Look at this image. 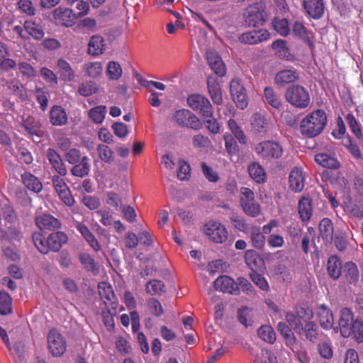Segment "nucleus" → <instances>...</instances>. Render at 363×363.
Returning a JSON list of instances; mask_svg holds the SVG:
<instances>
[{
	"mask_svg": "<svg viewBox=\"0 0 363 363\" xmlns=\"http://www.w3.org/2000/svg\"><path fill=\"white\" fill-rule=\"evenodd\" d=\"M327 124V116L324 111L317 109L306 115L301 121L300 132L307 138L320 135Z\"/></svg>",
	"mask_w": 363,
	"mask_h": 363,
	"instance_id": "nucleus-1",
	"label": "nucleus"
},
{
	"mask_svg": "<svg viewBox=\"0 0 363 363\" xmlns=\"http://www.w3.org/2000/svg\"><path fill=\"white\" fill-rule=\"evenodd\" d=\"M286 101L295 108L303 109L308 106L310 95L302 86L294 84L288 87L285 91Z\"/></svg>",
	"mask_w": 363,
	"mask_h": 363,
	"instance_id": "nucleus-2",
	"label": "nucleus"
},
{
	"mask_svg": "<svg viewBox=\"0 0 363 363\" xmlns=\"http://www.w3.org/2000/svg\"><path fill=\"white\" fill-rule=\"evenodd\" d=\"M254 150L261 159L267 161L279 159L283 155L282 145L272 140H264L257 143Z\"/></svg>",
	"mask_w": 363,
	"mask_h": 363,
	"instance_id": "nucleus-3",
	"label": "nucleus"
},
{
	"mask_svg": "<svg viewBox=\"0 0 363 363\" xmlns=\"http://www.w3.org/2000/svg\"><path fill=\"white\" fill-rule=\"evenodd\" d=\"M240 204L244 213L252 218L260 214L261 207L255 199L254 192L247 187L240 189Z\"/></svg>",
	"mask_w": 363,
	"mask_h": 363,
	"instance_id": "nucleus-4",
	"label": "nucleus"
},
{
	"mask_svg": "<svg viewBox=\"0 0 363 363\" xmlns=\"http://www.w3.org/2000/svg\"><path fill=\"white\" fill-rule=\"evenodd\" d=\"M242 16L246 26L257 27L265 21L266 12L262 4L256 3L246 8Z\"/></svg>",
	"mask_w": 363,
	"mask_h": 363,
	"instance_id": "nucleus-5",
	"label": "nucleus"
},
{
	"mask_svg": "<svg viewBox=\"0 0 363 363\" xmlns=\"http://www.w3.org/2000/svg\"><path fill=\"white\" fill-rule=\"evenodd\" d=\"M203 233L215 243H223L228 237L225 226L218 221L211 220L206 223L203 226Z\"/></svg>",
	"mask_w": 363,
	"mask_h": 363,
	"instance_id": "nucleus-6",
	"label": "nucleus"
},
{
	"mask_svg": "<svg viewBox=\"0 0 363 363\" xmlns=\"http://www.w3.org/2000/svg\"><path fill=\"white\" fill-rule=\"evenodd\" d=\"M60 174H54L51 177L52 186L61 201L67 206L72 207L75 203L71 191L65 179Z\"/></svg>",
	"mask_w": 363,
	"mask_h": 363,
	"instance_id": "nucleus-7",
	"label": "nucleus"
},
{
	"mask_svg": "<svg viewBox=\"0 0 363 363\" xmlns=\"http://www.w3.org/2000/svg\"><path fill=\"white\" fill-rule=\"evenodd\" d=\"M188 105L203 117H211L213 107L207 98L199 94H194L187 98Z\"/></svg>",
	"mask_w": 363,
	"mask_h": 363,
	"instance_id": "nucleus-8",
	"label": "nucleus"
},
{
	"mask_svg": "<svg viewBox=\"0 0 363 363\" xmlns=\"http://www.w3.org/2000/svg\"><path fill=\"white\" fill-rule=\"evenodd\" d=\"M47 342L48 350L53 357H61L66 351V341L55 328H52L49 331Z\"/></svg>",
	"mask_w": 363,
	"mask_h": 363,
	"instance_id": "nucleus-9",
	"label": "nucleus"
},
{
	"mask_svg": "<svg viewBox=\"0 0 363 363\" xmlns=\"http://www.w3.org/2000/svg\"><path fill=\"white\" fill-rule=\"evenodd\" d=\"M173 121L179 125L194 130H199L202 124L198 117L186 109H181L175 111L173 115Z\"/></svg>",
	"mask_w": 363,
	"mask_h": 363,
	"instance_id": "nucleus-10",
	"label": "nucleus"
},
{
	"mask_svg": "<svg viewBox=\"0 0 363 363\" xmlns=\"http://www.w3.org/2000/svg\"><path fill=\"white\" fill-rule=\"evenodd\" d=\"M230 94L237 107L244 109L248 104L246 91L240 81L237 79H232L230 84Z\"/></svg>",
	"mask_w": 363,
	"mask_h": 363,
	"instance_id": "nucleus-11",
	"label": "nucleus"
},
{
	"mask_svg": "<svg viewBox=\"0 0 363 363\" xmlns=\"http://www.w3.org/2000/svg\"><path fill=\"white\" fill-rule=\"evenodd\" d=\"M55 23L65 27L72 26L77 19L76 13L70 9L58 7L53 11Z\"/></svg>",
	"mask_w": 363,
	"mask_h": 363,
	"instance_id": "nucleus-12",
	"label": "nucleus"
},
{
	"mask_svg": "<svg viewBox=\"0 0 363 363\" xmlns=\"http://www.w3.org/2000/svg\"><path fill=\"white\" fill-rule=\"evenodd\" d=\"M269 36V33L265 29L253 30L242 33L238 40L243 44L255 45L267 40Z\"/></svg>",
	"mask_w": 363,
	"mask_h": 363,
	"instance_id": "nucleus-13",
	"label": "nucleus"
},
{
	"mask_svg": "<svg viewBox=\"0 0 363 363\" xmlns=\"http://www.w3.org/2000/svg\"><path fill=\"white\" fill-rule=\"evenodd\" d=\"M214 288L217 291L238 295L240 290L237 283L230 277L224 275L218 277L213 282Z\"/></svg>",
	"mask_w": 363,
	"mask_h": 363,
	"instance_id": "nucleus-14",
	"label": "nucleus"
},
{
	"mask_svg": "<svg viewBox=\"0 0 363 363\" xmlns=\"http://www.w3.org/2000/svg\"><path fill=\"white\" fill-rule=\"evenodd\" d=\"M46 157L52 169L61 176L67 174V169L60 155L53 148H48L46 151Z\"/></svg>",
	"mask_w": 363,
	"mask_h": 363,
	"instance_id": "nucleus-15",
	"label": "nucleus"
},
{
	"mask_svg": "<svg viewBox=\"0 0 363 363\" xmlns=\"http://www.w3.org/2000/svg\"><path fill=\"white\" fill-rule=\"evenodd\" d=\"M303 6L308 15L314 19H319L323 16V0H303Z\"/></svg>",
	"mask_w": 363,
	"mask_h": 363,
	"instance_id": "nucleus-16",
	"label": "nucleus"
},
{
	"mask_svg": "<svg viewBox=\"0 0 363 363\" xmlns=\"http://www.w3.org/2000/svg\"><path fill=\"white\" fill-rule=\"evenodd\" d=\"M35 223L41 230H56L61 228V222L50 214H43L35 218Z\"/></svg>",
	"mask_w": 363,
	"mask_h": 363,
	"instance_id": "nucleus-17",
	"label": "nucleus"
},
{
	"mask_svg": "<svg viewBox=\"0 0 363 363\" xmlns=\"http://www.w3.org/2000/svg\"><path fill=\"white\" fill-rule=\"evenodd\" d=\"M354 320H353V315L352 311L347 308H344L340 311V317L339 320V325L340 328V333L345 337H350L351 335V327L353 325Z\"/></svg>",
	"mask_w": 363,
	"mask_h": 363,
	"instance_id": "nucleus-18",
	"label": "nucleus"
},
{
	"mask_svg": "<svg viewBox=\"0 0 363 363\" xmlns=\"http://www.w3.org/2000/svg\"><path fill=\"white\" fill-rule=\"evenodd\" d=\"M206 59L210 67L217 75L223 77L225 74L226 69L225 64L216 52H206Z\"/></svg>",
	"mask_w": 363,
	"mask_h": 363,
	"instance_id": "nucleus-19",
	"label": "nucleus"
},
{
	"mask_svg": "<svg viewBox=\"0 0 363 363\" xmlns=\"http://www.w3.org/2000/svg\"><path fill=\"white\" fill-rule=\"evenodd\" d=\"M99 294L106 306L111 305L112 308H116L115 294L110 284L100 282L98 285Z\"/></svg>",
	"mask_w": 363,
	"mask_h": 363,
	"instance_id": "nucleus-20",
	"label": "nucleus"
},
{
	"mask_svg": "<svg viewBox=\"0 0 363 363\" xmlns=\"http://www.w3.org/2000/svg\"><path fill=\"white\" fill-rule=\"evenodd\" d=\"M289 186L295 192H300L304 187V177L301 169L294 168L289 177Z\"/></svg>",
	"mask_w": 363,
	"mask_h": 363,
	"instance_id": "nucleus-21",
	"label": "nucleus"
},
{
	"mask_svg": "<svg viewBox=\"0 0 363 363\" xmlns=\"http://www.w3.org/2000/svg\"><path fill=\"white\" fill-rule=\"evenodd\" d=\"M47 239L50 251L56 252L67 242L68 238L65 233L56 231L50 233Z\"/></svg>",
	"mask_w": 363,
	"mask_h": 363,
	"instance_id": "nucleus-22",
	"label": "nucleus"
},
{
	"mask_svg": "<svg viewBox=\"0 0 363 363\" xmlns=\"http://www.w3.org/2000/svg\"><path fill=\"white\" fill-rule=\"evenodd\" d=\"M317 317L320 326L325 329H330L334 324V318L332 311L325 305L320 306L317 309Z\"/></svg>",
	"mask_w": 363,
	"mask_h": 363,
	"instance_id": "nucleus-23",
	"label": "nucleus"
},
{
	"mask_svg": "<svg viewBox=\"0 0 363 363\" xmlns=\"http://www.w3.org/2000/svg\"><path fill=\"white\" fill-rule=\"evenodd\" d=\"M298 73L294 69H283L277 72L274 77V82L279 86L292 83L298 79Z\"/></svg>",
	"mask_w": 363,
	"mask_h": 363,
	"instance_id": "nucleus-24",
	"label": "nucleus"
},
{
	"mask_svg": "<svg viewBox=\"0 0 363 363\" xmlns=\"http://www.w3.org/2000/svg\"><path fill=\"white\" fill-rule=\"evenodd\" d=\"M298 211L302 222L309 221L313 213L312 201L309 197L302 196L298 201Z\"/></svg>",
	"mask_w": 363,
	"mask_h": 363,
	"instance_id": "nucleus-25",
	"label": "nucleus"
},
{
	"mask_svg": "<svg viewBox=\"0 0 363 363\" xmlns=\"http://www.w3.org/2000/svg\"><path fill=\"white\" fill-rule=\"evenodd\" d=\"M207 86L213 102L217 105H220L223 103V97L217 79L215 77H208L207 79Z\"/></svg>",
	"mask_w": 363,
	"mask_h": 363,
	"instance_id": "nucleus-26",
	"label": "nucleus"
},
{
	"mask_svg": "<svg viewBox=\"0 0 363 363\" xmlns=\"http://www.w3.org/2000/svg\"><path fill=\"white\" fill-rule=\"evenodd\" d=\"M50 121L55 126L64 125L67 122V116L65 109L60 106H54L50 111Z\"/></svg>",
	"mask_w": 363,
	"mask_h": 363,
	"instance_id": "nucleus-27",
	"label": "nucleus"
},
{
	"mask_svg": "<svg viewBox=\"0 0 363 363\" xmlns=\"http://www.w3.org/2000/svg\"><path fill=\"white\" fill-rule=\"evenodd\" d=\"M90 170L89 159L88 157L84 156L78 163L74 164L70 172L73 176L83 178L89 175Z\"/></svg>",
	"mask_w": 363,
	"mask_h": 363,
	"instance_id": "nucleus-28",
	"label": "nucleus"
},
{
	"mask_svg": "<svg viewBox=\"0 0 363 363\" xmlns=\"http://www.w3.org/2000/svg\"><path fill=\"white\" fill-rule=\"evenodd\" d=\"M105 50L104 38L100 35H93L88 43V54L92 56L101 55Z\"/></svg>",
	"mask_w": 363,
	"mask_h": 363,
	"instance_id": "nucleus-29",
	"label": "nucleus"
},
{
	"mask_svg": "<svg viewBox=\"0 0 363 363\" xmlns=\"http://www.w3.org/2000/svg\"><path fill=\"white\" fill-rule=\"evenodd\" d=\"M57 68L60 78L65 82H72L74 79L75 73L69 63L65 60L60 59L57 62Z\"/></svg>",
	"mask_w": 363,
	"mask_h": 363,
	"instance_id": "nucleus-30",
	"label": "nucleus"
},
{
	"mask_svg": "<svg viewBox=\"0 0 363 363\" xmlns=\"http://www.w3.org/2000/svg\"><path fill=\"white\" fill-rule=\"evenodd\" d=\"M21 127L23 128L30 136H39L40 133L41 124L40 121L32 117H28L26 119L23 118Z\"/></svg>",
	"mask_w": 363,
	"mask_h": 363,
	"instance_id": "nucleus-31",
	"label": "nucleus"
},
{
	"mask_svg": "<svg viewBox=\"0 0 363 363\" xmlns=\"http://www.w3.org/2000/svg\"><path fill=\"white\" fill-rule=\"evenodd\" d=\"M252 126L255 132L265 134L269 129V120L260 113H255L252 116Z\"/></svg>",
	"mask_w": 363,
	"mask_h": 363,
	"instance_id": "nucleus-32",
	"label": "nucleus"
},
{
	"mask_svg": "<svg viewBox=\"0 0 363 363\" xmlns=\"http://www.w3.org/2000/svg\"><path fill=\"white\" fill-rule=\"evenodd\" d=\"M315 161L323 167L338 169L340 167L337 160L327 153H319L315 156Z\"/></svg>",
	"mask_w": 363,
	"mask_h": 363,
	"instance_id": "nucleus-33",
	"label": "nucleus"
},
{
	"mask_svg": "<svg viewBox=\"0 0 363 363\" xmlns=\"http://www.w3.org/2000/svg\"><path fill=\"white\" fill-rule=\"evenodd\" d=\"M23 27L26 33L35 40H41L44 36L42 26L34 21H26Z\"/></svg>",
	"mask_w": 363,
	"mask_h": 363,
	"instance_id": "nucleus-34",
	"label": "nucleus"
},
{
	"mask_svg": "<svg viewBox=\"0 0 363 363\" xmlns=\"http://www.w3.org/2000/svg\"><path fill=\"white\" fill-rule=\"evenodd\" d=\"M277 329L281 335L285 340L286 345L292 348L296 343V337L291 328L283 322H279L277 325Z\"/></svg>",
	"mask_w": 363,
	"mask_h": 363,
	"instance_id": "nucleus-35",
	"label": "nucleus"
},
{
	"mask_svg": "<svg viewBox=\"0 0 363 363\" xmlns=\"http://www.w3.org/2000/svg\"><path fill=\"white\" fill-rule=\"evenodd\" d=\"M248 172L250 177L257 183L265 182L266 174L264 168L257 162H252L248 166Z\"/></svg>",
	"mask_w": 363,
	"mask_h": 363,
	"instance_id": "nucleus-36",
	"label": "nucleus"
},
{
	"mask_svg": "<svg viewBox=\"0 0 363 363\" xmlns=\"http://www.w3.org/2000/svg\"><path fill=\"white\" fill-rule=\"evenodd\" d=\"M328 274L334 279H337L341 274L342 265L340 260L336 256H331L327 263Z\"/></svg>",
	"mask_w": 363,
	"mask_h": 363,
	"instance_id": "nucleus-37",
	"label": "nucleus"
},
{
	"mask_svg": "<svg viewBox=\"0 0 363 363\" xmlns=\"http://www.w3.org/2000/svg\"><path fill=\"white\" fill-rule=\"evenodd\" d=\"M0 237L1 240L9 242H18L22 238V233L18 228L14 225L9 226L6 230L0 229Z\"/></svg>",
	"mask_w": 363,
	"mask_h": 363,
	"instance_id": "nucleus-38",
	"label": "nucleus"
},
{
	"mask_svg": "<svg viewBox=\"0 0 363 363\" xmlns=\"http://www.w3.org/2000/svg\"><path fill=\"white\" fill-rule=\"evenodd\" d=\"M22 180L25 186L30 190L35 192H40L43 185L39 179L30 173H25L22 175Z\"/></svg>",
	"mask_w": 363,
	"mask_h": 363,
	"instance_id": "nucleus-39",
	"label": "nucleus"
},
{
	"mask_svg": "<svg viewBox=\"0 0 363 363\" xmlns=\"http://www.w3.org/2000/svg\"><path fill=\"white\" fill-rule=\"evenodd\" d=\"M83 70L89 77L96 78L101 74L103 65L99 62H88L84 64Z\"/></svg>",
	"mask_w": 363,
	"mask_h": 363,
	"instance_id": "nucleus-40",
	"label": "nucleus"
},
{
	"mask_svg": "<svg viewBox=\"0 0 363 363\" xmlns=\"http://www.w3.org/2000/svg\"><path fill=\"white\" fill-rule=\"evenodd\" d=\"M32 240L35 247L40 253L46 255L50 252L48 239L45 238L40 233H33Z\"/></svg>",
	"mask_w": 363,
	"mask_h": 363,
	"instance_id": "nucleus-41",
	"label": "nucleus"
},
{
	"mask_svg": "<svg viewBox=\"0 0 363 363\" xmlns=\"http://www.w3.org/2000/svg\"><path fill=\"white\" fill-rule=\"evenodd\" d=\"M12 312V298L5 291H0V314L6 315Z\"/></svg>",
	"mask_w": 363,
	"mask_h": 363,
	"instance_id": "nucleus-42",
	"label": "nucleus"
},
{
	"mask_svg": "<svg viewBox=\"0 0 363 363\" xmlns=\"http://www.w3.org/2000/svg\"><path fill=\"white\" fill-rule=\"evenodd\" d=\"M145 291L151 296L160 295L165 291V285L160 280L152 279L146 284Z\"/></svg>",
	"mask_w": 363,
	"mask_h": 363,
	"instance_id": "nucleus-43",
	"label": "nucleus"
},
{
	"mask_svg": "<svg viewBox=\"0 0 363 363\" xmlns=\"http://www.w3.org/2000/svg\"><path fill=\"white\" fill-rule=\"evenodd\" d=\"M264 97L268 104L275 109H280L282 103L272 87H266L264 90Z\"/></svg>",
	"mask_w": 363,
	"mask_h": 363,
	"instance_id": "nucleus-44",
	"label": "nucleus"
},
{
	"mask_svg": "<svg viewBox=\"0 0 363 363\" xmlns=\"http://www.w3.org/2000/svg\"><path fill=\"white\" fill-rule=\"evenodd\" d=\"M264 234V233H263V232L262 233L260 231L259 228H255L252 229L250 233V240L254 247L258 250H262L264 248L266 242L265 236Z\"/></svg>",
	"mask_w": 363,
	"mask_h": 363,
	"instance_id": "nucleus-45",
	"label": "nucleus"
},
{
	"mask_svg": "<svg viewBox=\"0 0 363 363\" xmlns=\"http://www.w3.org/2000/svg\"><path fill=\"white\" fill-rule=\"evenodd\" d=\"M346 122L352 133L359 140H363V133L360 123L357 121L352 113H348L345 117Z\"/></svg>",
	"mask_w": 363,
	"mask_h": 363,
	"instance_id": "nucleus-46",
	"label": "nucleus"
},
{
	"mask_svg": "<svg viewBox=\"0 0 363 363\" xmlns=\"http://www.w3.org/2000/svg\"><path fill=\"white\" fill-rule=\"evenodd\" d=\"M228 125L232 134L238 140V142L240 144H246V135H245L241 128L238 125V123L233 119H230L228 121Z\"/></svg>",
	"mask_w": 363,
	"mask_h": 363,
	"instance_id": "nucleus-47",
	"label": "nucleus"
},
{
	"mask_svg": "<svg viewBox=\"0 0 363 363\" xmlns=\"http://www.w3.org/2000/svg\"><path fill=\"white\" fill-rule=\"evenodd\" d=\"M258 336L264 342L272 344L276 340V334L269 325H262L257 330Z\"/></svg>",
	"mask_w": 363,
	"mask_h": 363,
	"instance_id": "nucleus-48",
	"label": "nucleus"
},
{
	"mask_svg": "<svg viewBox=\"0 0 363 363\" xmlns=\"http://www.w3.org/2000/svg\"><path fill=\"white\" fill-rule=\"evenodd\" d=\"M122 72V68L118 62L111 61L108 63L106 73L110 80H118Z\"/></svg>",
	"mask_w": 363,
	"mask_h": 363,
	"instance_id": "nucleus-49",
	"label": "nucleus"
},
{
	"mask_svg": "<svg viewBox=\"0 0 363 363\" xmlns=\"http://www.w3.org/2000/svg\"><path fill=\"white\" fill-rule=\"evenodd\" d=\"M274 29L281 35L286 36L289 35L290 28L289 22L286 18H274L272 22Z\"/></svg>",
	"mask_w": 363,
	"mask_h": 363,
	"instance_id": "nucleus-50",
	"label": "nucleus"
},
{
	"mask_svg": "<svg viewBox=\"0 0 363 363\" xmlns=\"http://www.w3.org/2000/svg\"><path fill=\"white\" fill-rule=\"evenodd\" d=\"M319 231L321 236L325 239H331L333 234V225L332 221L327 218H323L319 223Z\"/></svg>",
	"mask_w": 363,
	"mask_h": 363,
	"instance_id": "nucleus-51",
	"label": "nucleus"
},
{
	"mask_svg": "<svg viewBox=\"0 0 363 363\" xmlns=\"http://www.w3.org/2000/svg\"><path fill=\"white\" fill-rule=\"evenodd\" d=\"M253 362L254 363H277V358L272 352L264 348L255 355Z\"/></svg>",
	"mask_w": 363,
	"mask_h": 363,
	"instance_id": "nucleus-52",
	"label": "nucleus"
},
{
	"mask_svg": "<svg viewBox=\"0 0 363 363\" xmlns=\"http://www.w3.org/2000/svg\"><path fill=\"white\" fill-rule=\"evenodd\" d=\"M305 336L307 340L312 342H315L318 340L319 334L318 333V326L314 322L308 321L303 327Z\"/></svg>",
	"mask_w": 363,
	"mask_h": 363,
	"instance_id": "nucleus-53",
	"label": "nucleus"
},
{
	"mask_svg": "<svg viewBox=\"0 0 363 363\" xmlns=\"http://www.w3.org/2000/svg\"><path fill=\"white\" fill-rule=\"evenodd\" d=\"M252 310L247 307H242L238 311V318L240 323L245 327L253 323Z\"/></svg>",
	"mask_w": 363,
	"mask_h": 363,
	"instance_id": "nucleus-54",
	"label": "nucleus"
},
{
	"mask_svg": "<svg viewBox=\"0 0 363 363\" xmlns=\"http://www.w3.org/2000/svg\"><path fill=\"white\" fill-rule=\"evenodd\" d=\"M4 86L10 90L13 94L16 95L21 98H24L23 94V86L21 82L17 79H12L11 80L6 81Z\"/></svg>",
	"mask_w": 363,
	"mask_h": 363,
	"instance_id": "nucleus-55",
	"label": "nucleus"
},
{
	"mask_svg": "<svg viewBox=\"0 0 363 363\" xmlns=\"http://www.w3.org/2000/svg\"><path fill=\"white\" fill-rule=\"evenodd\" d=\"M223 139L225 141V150L228 154L231 156L236 155L239 149L235 137L226 133L223 135Z\"/></svg>",
	"mask_w": 363,
	"mask_h": 363,
	"instance_id": "nucleus-56",
	"label": "nucleus"
},
{
	"mask_svg": "<svg viewBox=\"0 0 363 363\" xmlns=\"http://www.w3.org/2000/svg\"><path fill=\"white\" fill-rule=\"evenodd\" d=\"M147 306L150 312L156 317H160L164 313L161 303L155 298H150L147 300Z\"/></svg>",
	"mask_w": 363,
	"mask_h": 363,
	"instance_id": "nucleus-57",
	"label": "nucleus"
},
{
	"mask_svg": "<svg viewBox=\"0 0 363 363\" xmlns=\"http://www.w3.org/2000/svg\"><path fill=\"white\" fill-rule=\"evenodd\" d=\"M106 112V106H99L90 110L89 117L96 123H101L104 119Z\"/></svg>",
	"mask_w": 363,
	"mask_h": 363,
	"instance_id": "nucleus-58",
	"label": "nucleus"
},
{
	"mask_svg": "<svg viewBox=\"0 0 363 363\" xmlns=\"http://www.w3.org/2000/svg\"><path fill=\"white\" fill-rule=\"evenodd\" d=\"M236 283L240 291L241 290L242 292L250 296L256 295V291L254 287L245 278L238 277Z\"/></svg>",
	"mask_w": 363,
	"mask_h": 363,
	"instance_id": "nucleus-59",
	"label": "nucleus"
},
{
	"mask_svg": "<svg viewBox=\"0 0 363 363\" xmlns=\"http://www.w3.org/2000/svg\"><path fill=\"white\" fill-rule=\"evenodd\" d=\"M19 72L23 77L34 78L37 75L35 69L26 62H20L18 64Z\"/></svg>",
	"mask_w": 363,
	"mask_h": 363,
	"instance_id": "nucleus-60",
	"label": "nucleus"
},
{
	"mask_svg": "<svg viewBox=\"0 0 363 363\" xmlns=\"http://www.w3.org/2000/svg\"><path fill=\"white\" fill-rule=\"evenodd\" d=\"M343 272L346 277L350 279V281H356L359 278V271L354 262H347L343 267Z\"/></svg>",
	"mask_w": 363,
	"mask_h": 363,
	"instance_id": "nucleus-61",
	"label": "nucleus"
},
{
	"mask_svg": "<svg viewBox=\"0 0 363 363\" xmlns=\"http://www.w3.org/2000/svg\"><path fill=\"white\" fill-rule=\"evenodd\" d=\"M292 32L295 35L303 40H308L310 32L303 23L295 21L292 26Z\"/></svg>",
	"mask_w": 363,
	"mask_h": 363,
	"instance_id": "nucleus-62",
	"label": "nucleus"
},
{
	"mask_svg": "<svg viewBox=\"0 0 363 363\" xmlns=\"http://www.w3.org/2000/svg\"><path fill=\"white\" fill-rule=\"evenodd\" d=\"M350 329L352 330L350 336H352L359 343L363 342V322L354 320Z\"/></svg>",
	"mask_w": 363,
	"mask_h": 363,
	"instance_id": "nucleus-63",
	"label": "nucleus"
},
{
	"mask_svg": "<svg viewBox=\"0 0 363 363\" xmlns=\"http://www.w3.org/2000/svg\"><path fill=\"white\" fill-rule=\"evenodd\" d=\"M192 143L194 147L199 149L208 148L211 146L209 138L201 134H197L193 137Z\"/></svg>",
	"mask_w": 363,
	"mask_h": 363,
	"instance_id": "nucleus-64",
	"label": "nucleus"
}]
</instances>
